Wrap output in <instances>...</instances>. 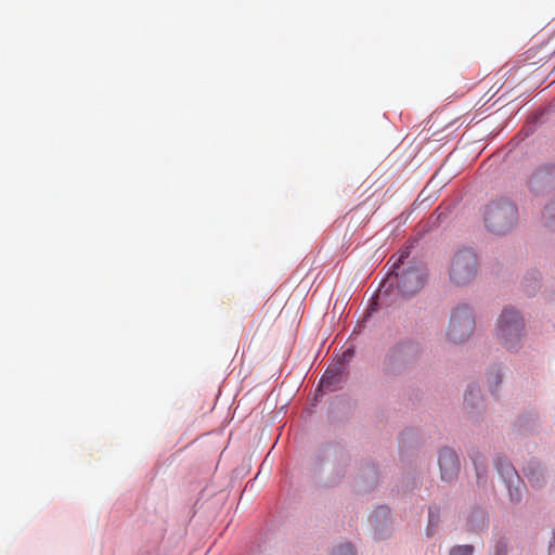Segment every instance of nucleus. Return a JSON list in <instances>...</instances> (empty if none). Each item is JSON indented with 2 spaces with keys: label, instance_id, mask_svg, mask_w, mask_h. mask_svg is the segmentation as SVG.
Masks as SVG:
<instances>
[{
  "label": "nucleus",
  "instance_id": "nucleus-15",
  "mask_svg": "<svg viewBox=\"0 0 555 555\" xmlns=\"http://www.w3.org/2000/svg\"><path fill=\"white\" fill-rule=\"evenodd\" d=\"M385 285H386V283H383L382 287L378 289V293H377V298L378 299L387 293L386 289H383L385 287Z\"/></svg>",
  "mask_w": 555,
  "mask_h": 555
},
{
  "label": "nucleus",
  "instance_id": "nucleus-7",
  "mask_svg": "<svg viewBox=\"0 0 555 555\" xmlns=\"http://www.w3.org/2000/svg\"><path fill=\"white\" fill-rule=\"evenodd\" d=\"M343 379L341 363L334 364L325 371L321 378V387L326 390H332V387L339 384Z\"/></svg>",
  "mask_w": 555,
  "mask_h": 555
},
{
  "label": "nucleus",
  "instance_id": "nucleus-16",
  "mask_svg": "<svg viewBox=\"0 0 555 555\" xmlns=\"http://www.w3.org/2000/svg\"><path fill=\"white\" fill-rule=\"evenodd\" d=\"M493 377V383L495 385H499L501 383V375L499 374V372H496L495 374L492 375Z\"/></svg>",
  "mask_w": 555,
  "mask_h": 555
},
{
  "label": "nucleus",
  "instance_id": "nucleus-2",
  "mask_svg": "<svg viewBox=\"0 0 555 555\" xmlns=\"http://www.w3.org/2000/svg\"><path fill=\"white\" fill-rule=\"evenodd\" d=\"M483 221L489 231L495 234H506L517 224V207L507 198L493 201L485 208Z\"/></svg>",
  "mask_w": 555,
  "mask_h": 555
},
{
  "label": "nucleus",
  "instance_id": "nucleus-1",
  "mask_svg": "<svg viewBox=\"0 0 555 555\" xmlns=\"http://www.w3.org/2000/svg\"><path fill=\"white\" fill-rule=\"evenodd\" d=\"M410 256L409 249L401 250L399 256H392L388 262H392L391 272L387 276V283L395 285L403 295H412L418 292L425 282V269L421 263H414L401 270L404 259Z\"/></svg>",
  "mask_w": 555,
  "mask_h": 555
},
{
  "label": "nucleus",
  "instance_id": "nucleus-17",
  "mask_svg": "<svg viewBox=\"0 0 555 555\" xmlns=\"http://www.w3.org/2000/svg\"><path fill=\"white\" fill-rule=\"evenodd\" d=\"M377 513H378V514H380L383 517H385V518H386V517H387V515H388V509H387L386 507H379V508L377 509Z\"/></svg>",
  "mask_w": 555,
  "mask_h": 555
},
{
  "label": "nucleus",
  "instance_id": "nucleus-6",
  "mask_svg": "<svg viewBox=\"0 0 555 555\" xmlns=\"http://www.w3.org/2000/svg\"><path fill=\"white\" fill-rule=\"evenodd\" d=\"M439 467L441 478L447 481L453 480L460 472V461L456 453L450 448H443L439 452Z\"/></svg>",
  "mask_w": 555,
  "mask_h": 555
},
{
  "label": "nucleus",
  "instance_id": "nucleus-12",
  "mask_svg": "<svg viewBox=\"0 0 555 555\" xmlns=\"http://www.w3.org/2000/svg\"><path fill=\"white\" fill-rule=\"evenodd\" d=\"M333 555H356L351 544H343L338 546Z\"/></svg>",
  "mask_w": 555,
  "mask_h": 555
},
{
  "label": "nucleus",
  "instance_id": "nucleus-3",
  "mask_svg": "<svg viewBox=\"0 0 555 555\" xmlns=\"http://www.w3.org/2000/svg\"><path fill=\"white\" fill-rule=\"evenodd\" d=\"M524 320L513 308H505L498 320V338L506 349H516L524 335Z\"/></svg>",
  "mask_w": 555,
  "mask_h": 555
},
{
  "label": "nucleus",
  "instance_id": "nucleus-4",
  "mask_svg": "<svg viewBox=\"0 0 555 555\" xmlns=\"http://www.w3.org/2000/svg\"><path fill=\"white\" fill-rule=\"evenodd\" d=\"M475 330V318L472 309L466 305H459L452 309L447 337L453 344L466 341Z\"/></svg>",
  "mask_w": 555,
  "mask_h": 555
},
{
  "label": "nucleus",
  "instance_id": "nucleus-5",
  "mask_svg": "<svg viewBox=\"0 0 555 555\" xmlns=\"http://www.w3.org/2000/svg\"><path fill=\"white\" fill-rule=\"evenodd\" d=\"M478 268L476 254L470 249L459 250L452 259L449 275L455 285H465L472 282Z\"/></svg>",
  "mask_w": 555,
  "mask_h": 555
},
{
  "label": "nucleus",
  "instance_id": "nucleus-13",
  "mask_svg": "<svg viewBox=\"0 0 555 555\" xmlns=\"http://www.w3.org/2000/svg\"><path fill=\"white\" fill-rule=\"evenodd\" d=\"M479 396V390L474 387V386H470L467 391L465 392V397H464V400L466 403H470V401L474 399V398H478Z\"/></svg>",
  "mask_w": 555,
  "mask_h": 555
},
{
  "label": "nucleus",
  "instance_id": "nucleus-18",
  "mask_svg": "<svg viewBox=\"0 0 555 555\" xmlns=\"http://www.w3.org/2000/svg\"><path fill=\"white\" fill-rule=\"evenodd\" d=\"M352 351L350 349H347L345 352H344V359H347V358H351L352 357Z\"/></svg>",
  "mask_w": 555,
  "mask_h": 555
},
{
  "label": "nucleus",
  "instance_id": "nucleus-11",
  "mask_svg": "<svg viewBox=\"0 0 555 555\" xmlns=\"http://www.w3.org/2000/svg\"><path fill=\"white\" fill-rule=\"evenodd\" d=\"M499 469L500 474L508 481H512L513 477L516 476L514 468L509 464H505Z\"/></svg>",
  "mask_w": 555,
  "mask_h": 555
},
{
  "label": "nucleus",
  "instance_id": "nucleus-9",
  "mask_svg": "<svg viewBox=\"0 0 555 555\" xmlns=\"http://www.w3.org/2000/svg\"><path fill=\"white\" fill-rule=\"evenodd\" d=\"M439 522V511L436 512L435 508H429L428 516V526L426 528V533L428 537L433 535Z\"/></svg>",
  "mask_w": 555,
  "mask_h": 555
},
{
  "label": "nucleus",
  "instance_id": "nucleus-8",
  "mask_svg": "<svg viewBox=\"0 0 555 555\" xmlns=\"http://www.w3.org/2000/svg\"><path fill=\"white\" fill-rule=\"evenodd\" d=\"M542 218L547 228L555 229V198L544 206Z\"/></svg>",
  "mask_w": 555,
  "mask_h": 555
},
{
  "label": "nucleus",
  "instance_id": "nucleus-14",
  "mask_svg": "<svg viewBox=\"0 0 555 555\" xmlns=\"http://www.w3.org/2000/svg\"><path fill=\"white\" fill-rule=\"evenodd\" d=\"M506 552H507L506 544L504 542L498 543V545L495 547V555H506Z\"/></svg>",
  "mask_w": 555,
  "mask_h": 555
},
{
  "label": "nucleus",
  "instance_id": "nucleus-10",
  "mask_svg": "<svg viewBox=\"0 0 555 555\" xmlns=\"http://www.w3.org/2000/svg\"><path fill=\"white\" fill-rule=\"evenodd\" d=\"M472 545H456L450 550V555H473Z\"/></svg>",
  "mask_w": 555,
  "mask_h": 555
}]
</instances>
